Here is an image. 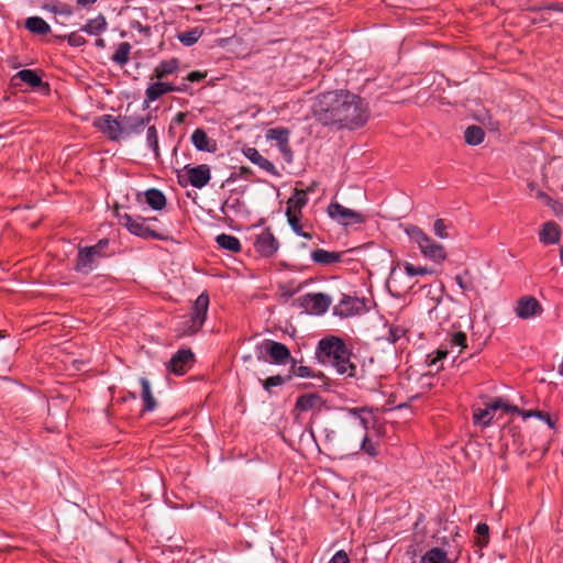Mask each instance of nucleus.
Segmentation results:
<instances>
[{
    "label": "nucleus",
    "mask_w": 563,
    "mask_h": 563,
    "mask_svg": "<svg viewBox=\"0 0 563 563\" xmlns=\"http://www.w3.org/2000/svg\"><path fill=\"white\" fill-rule=\"evenodd\" d=\"M201 328L202 324H196V320L189 317L188 319L178 322L176 331L179 336H188L197 333Z\"/></svg>",
    "instance_id": "7c9ffc66"
},
{
    "label": "nucleus",
    "mask_w": 563,
    "mask_h": 563,
    "mask_svg": "<svg viewBox=\"0 0 563 563\" xmlns=\"http://www.w3.org/2000/svg\"><path fill=\"white\" fill-rule=\"evenodd\" d=\"M406 333V330L401 327H391L389 329V340L396 342L401 339Z\"/></svg>",
    "instance_id": "5fc2aeb1"
},
{
    "label": "nucleus",
    "mask_w": 563,
    "mask_h": 563,
    "mask_svg": "<svg viewBox=\"0 0 563 563\" xmlns=\"http://www.w3.org/2000/svg\"><path fill=\"white\" fill-rule=\"evenodd\" d=\"M401 277V271H400V264L394 266L390 269V274L388 277L387 286L391 289L393 287H397V283L399 282V278Z\"/></svg>",
    "instance_id": "de8ad7c7"
},
{
    "label": "nucleus",
    "mask_w": 563,
    "mask_h": 563,
    "mask_svg": "<svg viewBox=\"0 0 563 563\" xmlns=\"http://www.w3.org/2000/svg\"><path fill=\"white\" fill-rule=\"evenodd\" d=\"M328 563H350L346 552L343 550L338 551Z\"/></svg>",
    "instance_id": "6e6d98bb"
},
{
    "label": "nucleus",
    "mask_w": 563,
    "mask_h": 563,
    "mask_svg": "<svg viewBox=\"0 0 563 563\" xmlns=\"http://www.w3.org/2000/svg\"><path fill=\"white\" fill-rule=\"evenodd\" d=\"M52 12L56 13V14H60V15H65V16H70L73 14V8L68 4H58V5H53L51 8Z\"/></svg>",
    "instance_id": "864d4df0"
},
{
    "label": "nucleus",
    "mask_w": 563,
    "mask_h": 563,
    "mask_svg": "<svg viewBox=\"0 0 563 563\" xmlns=\"http://www.w3.org/2000/svg\"><path fill=\"white\" fill-rule=\"evenodd\" d=\"M445 561L446 552L441 548H432L421 558V563H445Z\"/></svg>",
    "instance_id": "473e14b6"
},
{
    "label": "nucleus",
    "mask_w": 563,
    "mask_h": 563,
    "mask_svg": "<svg viewBox=\"0 0 563 563\" xmlns=\"http://www.w3.org/2000/svg\"><path fill=\"white\" fill-rule=\"evenodd\" d=\"M404 273L406 276L412 278L416 276H426L432 273L431 269L424 266H416L410 262H404L402 264Z\"/></svg>",
    "instance_id": "4c0bfd02"
},
{
    "label": "nucleus",
    "mask_w": 563,
    "mask_h": 563,
    "mask_svg": "<svg viewBox=\"0 0 563 563\" xmlns=\"http://www.w3.org/2000/svg\"><path fill=\"white\" fill-rule=\"evenodd\" d=\"M136 200L139 202H146L153 210H162L166 206L165 195L156 188L147 189L144 192H137Z\"/></svg>",
    "instance_id": "4468645a"
},
{
    "label": "nucleus",
    "mask_w": 563,
    "mask_h": 563,
    "mask_svg": "<svg viewBox=\"0 0 563 563\" xmlns=\"http://www.w3.org/2000/svg\"><path fill=\"white\" fill-rule=\"evenodd\" d=\"M360 450L364 451L369 456H376L378 454L376 444L368 438L367 433L363 434Z\"/></svg>",
    "instance_id": "c03bdc74"
},
{
    "label": "nucleus",
    "mask_w": 563,
    "mask_h": 563,
    "mask_svg": "<svg viewBox=\"0 0 563 563\" xmlns=\"http://www.w3.org/2000/svg\"><path fill=\"white\" fill-rule=\"evenodd\" d=\"M558 373L563 376V357H562V362L560 363L559 367H558Z\"/></svg>",
    "instance_id": "338daca9"
},
{
    "label": "nucleus",
    "mask_w": 563,
    "mask_h": 563,
    "mask_svg": "<svg viewBox=\"0 0 563 563\" xmlns=\"http://www.w3.org/2000/svg\"><path fill=\"white\" fill-rule=\"evenodd\" d=\"M287 217V222L295 234L298 236H302L305 239H311V234L303 232L302 225L300 223V213H291V212H285Z\"/></svg>",
    "instance_id": "f704fd0d"
},
{
    "label": "nucleus",
    "mask_w": 563,
    "mask_h": 563,
    "mask_svg": "<svg viewBox=\"0 0 563 563\" xmlns=\"http://www.w3.org/2000/svg\"><path fill=\"white\" fill-rule=\"evenodd\" d=\"M538 196L544 200H547V202L549 203L551 201V199L543 192H539Z\"/></svg>",
    "instance_id": "69168bd1"
},
{
    "label": "nucleus",
    "mask_w": 563,
    "mask_h": 563,
    "mask_svg": "<svg viewBox=\"0 0 563 563\" xmlns=\"http://www.w3.org/2000/svg\"><path fill=\"white\" fill-rule=\"evenodd\" d=\"M515 312L522 320L531 319L543 312L541 303L532 296H523L517 300Z\"/></svg>",
    "instance_id": "1a4fd4ad"
},
{
    "label": "nucleus",
    "mask_w": 563,
    "mask_h": 563,
    "mask_svg": "<svg viewBox=\"0 0 563 563\" xmlns=\"http://www.w3.org/2000/svg\"><path fill=\"white\" fill-rule=\"evenodd\" d=\"M97 0H77V3L81 7H88L96 2Z\"/></svg>",
    "instance_id": "680f3d73"
},
{
    "label": "nucleus",
    "mask_w": 563,
    "mask_h": 563,
    "mask_svg": "<svg viewBox=\"0 0 563 563\" xmlns=\"http://www.w3.org/2000/svg\"><path fill=\"white\" fill-rule=\"evenodd\" d=\"M560 261H561V264L563 265V244H562V247L560 250Z\"/></svg>",
    "instance_id": "774afa93"
},
{
    "label": "nucleus",
    "mask_w": 563,
    "mask_h": 563,
    "mask_svg": "<svg viewBox=\"0 0 563 563\" xmlns=\"http://www.w3.org/2000/svg\"><path fill=\"white\" fill-rule=\"evenodd\" d=\"M67 41L70 46L79 47L86 44V38L80 34V32H73L67 35Z\"/></svg>",
    "instance_id": "09e8293b"
},
{
    "label": "nucleus",
    "mask_w": 563,
    "mask_h": 563,
    "mask_svg": "<svg viewBox=\"0 0 563 563\" xmlns=\"http://www.w3.org/2000/svg\"><path fill=\"white\" fill-rule=\"evenodd\" d=\"M140 384L142 386L143 410L153 411L156 408V400L152 394L151 384L145 377L140 378Z\"/></svg>",
    "instance_id": "a878e982"
},
{
    "label": "nucleus",
    "mask_w": 563,
    "mask_h": 563,
    "mask_svg": "<svg viewBox=\"0 0 563 563\" xmlns=\"http://www.w3.org/2000/svg\"><path fill=\"white\" fill-rule=\"evenodd\" d=\"M194 358V354L190 350H179L173 355L169 362V368L177 375L185 373V366L189 364Z\"/></svg>",
    "instance_id": "6ab92c4d"
},
{
    "label": "nucleus",
    "mask_w": 563,
    "mask_h": 563,
    "mask_svg": "<svg viewBox=\"0 0 563 563\" xmlns=\"http://www.w3.org/2000/svg\"><path fill=\"white\" fill-rule=\"evenodd\" d=\"M523 419H527V418H530V417H536V420H539V419H542L543 421H545L549 427L553 428V422L551 421L550 417L544 415L543 412L541 411H533V410H530V411H523L521 410V413H520Z\"/></svg>",
    "instance_id": "49530a36"
},
{
    "label": "nucleus",
    "mask_w": 563,
    "mask_h": 563,
    "mask_svg": "<svg viewBox=\"0 0 563 563\" xmlns=\"http://www.w3.org/2000/svg\"><path fill=\"white\" fill-rule=\"evenodd\" d=\"M405 233L418 246L426 260L438 264L446 260L445 247L430 238L421 228L409 224L405 228Z\"/></svg>",
    "instance_id": "f03ea898"
},
{
    "label": "nucleus",
    "mask_w": 563,
    "mask_h": 563,
    "mask_svg": "<svg viewBox=\"0 0 563 563\" xmlns=\"http://www.w3.org/2000/svg\"><path fill=\"white\" fill-rule=\"evenodd\" d=\"M189 86L186 82H183L179 86H175L169 82H164L158 80L148 85L145 90L146 100L150 102H154L158 100L163 95L168 92H186L188 91Z\"/></svg>",
    "instance_id": "0eeeda50"
},
{
    "label": "nucleus",
    "mask_w": 563,
    "mask_h": 563,
    "mask_svg": "<svg viewBox=\"0 0 563 563\" xmlns=\"http://www.w3.org/2000/svg\"><path fill=\"white\" fill-rule=\"evenodd\" d=\"M209 296L207 292H201L197 299L195 300L192 307H191V312H190V318L196 320V324H202L206 322L207 320V314H208V308H209Z\"/></svg>",
    "instance_id": "2eb2a0df"
},
{
    "label": "nucleus",
    "mask_w": 563,
    "mask_h": 563,
    "mask_svg": "<svg viewBox=\"0 0 563 563\" xmlns=\"http://www.w3.org/2000/svg\"><path fill=\"white\" fill-rule=\"evenodd\" d=\"M25 27L35 34H47L51 31L48 23L40 16L27 18Z\"/></svg>",
    "instance_id": "cd10ccee"
},
{
    "label": "nucleus",
    "mask_w": 563,
    "mask_h": 563,
    "mask_svg": "<svg viewBox=\"0 0 563 563\" xmlns=\"http://www.w3.org/2000/svg\"><path fill=\"white\" fill-rule=\"evenodd\" d=\"M190 139L194 146L200 152L213 153L217 150L216 142L202 129H196Z\"/></svg>",
    "instance_id": "a211bd4d"
},
{
    "label": "nucleus",
    "mask_w": 563,
    "mask_h": 563,
    "mask_svg": "<svg viewBox=\"0 0 563 563\" xmlns=\"http://www.w3.org/2000/svg\"><path fill=\"white\" fill-rule=\"evenodd\" d=\"M265 390L269 391L272 387L280 386L284 384V378L279 375L271 376L265 380H262Z\"/></svg>",
    "instance_id": "3c124183"
},
{
    "label": "nucleus",
    "mask_w": 563,
    "mask_h": 563,
    "mask_svg": "<svg viewBox=\"0 0 563 563\" xmlns=\"http://www.w3.org/2000/svg\"><path fill=\"white\" fill-rule=\"evenodd\" d=\"M280 153L283 154V157L286 162L290 163L292 161V151L289 146V141H285L277 145Z\"/></svg>",
    "instance_id": "603ef678"
},
{
    "label": "nucleus",
    "mask_w": 563,
    "mask_h": 563,
    "mask_svg": "<svg viewBox=\"0 0 563 563\" xmlns=\"http://www.w3.org/2000/svg\"><path fill=\"white\" fill-rule=\"evenodd\" d=\"M184 172L187 176L189 184L198 189L205 187L211 179L210 167L206 164H201L194 167L187 165L185 166Z\"/></svg>",
    "instance_id": "9d476101"
},
{
    "label": "nucleus",
    "mask_w": 563,
    "mask_h": 563,
    "mask_svg": "<svg viewBox=\"0 0 563 563\" xmlns=\"http://www.w3.org/2000/svg\"><path fill=\"white\" fill-rule=\"evenodd\" d=\"M451 345L460 347L461 352L464 347H466V334L463 332H456L452 335Z\"/></svg>",
    "instance_id": "8fccbe9b"
},
{
    "label": "nucleus",
    "mask_w": 563,
    "mask_h": 563,
    "mask_svg": "<svg viewBox=\"0 0 563 563\" xmlns=\"http://www.w3.org/2000/svg\"><path fill=\"white\" fill-rule=\"evenodd\" d=\"M485 132L478 125H471L464 132L465 142L468 145H478L484 141Z\"/></svg>",
    "instance_id": "c756f323"
},
{
    "label": "nucleus",
    "mask_w": 563,
    "mask_h": 563,
    "mask_svg": "<svg viewBox=\"0 0 563 563\" xmlns=\"http://www.w3.org/2000/svg\"><path fill=\"white\" fill-rule=\"evenodd\" d=\"M539 238L543 244L559 243V241H560L559 225L553 221L545 222L543 224L542 230L540 231Z\"/></svg>",
    "instance_id": "4be33fe9"
},
{
    "label": "nucleus",
    "mask_w": 563,
    "mask_h": 563,
    "mask_svg": "<svg viewBox=\"0 0 563 563\" xmlns=\"http://www.w3.org/2000/svg\"><path fill=\"white\" fill-rule=\"evenodd\" d=\"M327 213L332 221L342 227L363 224L366 221L364 213L346 208L338 201H332L328 206Z\"/></svg>",
    "instance_id": "7ed1b4c3"
},
{
    "label": "nucleus",
    "mask_w": 563,
    "mask_h": 563,
    "mask_svg": "<svg viewBox=\"0 0 563 563\" xmlns=\"http://www.w3.org/2000/svg\"><path fill=\"white\" fill-rule=\"evenodd\" d=\"M151 118H142V117H134V115H124L122 117V129H123V136H130L131 134H139L141 133L146 124L150 122Z\"/></svg>",
    "instance_id": "f3484780"
},
{
    "label": "nucleus",
    "mask_w": 563,
    "mask_h": 563,
    "mask_svg": "<svg viewBox=\"0 0 563 563\" xmlns=\"http://www.w3.org/2000/svg\"><path fill=\"white\" fill-rule=\"evenodd\" d=\"M294 373L298 377L308 378L313 376L312 369L308 366L300 365L296 368H294Z\"/></svg>",
    "instance_id": "4d7b16f0"
},
{
    "label": "nucleus",
    "mask_w": 563,
    "mask_h": 563,
    "mask_svg": "<svg viewBox=\"0 0 563 563\" xmlns=\"http://www.w3.org/2000/svg\"><path fill=\"white\" fill-rule=\"evenodd\" d=\"M488 532H489V528L486 523L481 522L476 526V533L484 538L482 544L487 543Z\"/></svg>",
    "instance_id": "13d9d810"
},
{
    "label": "nucleus",
    "mask_w": 563,
    "mask_h": 563,
    "mask_svg": "<svg viewBox=\"0 0 563 563\" xmlns=\"http://www.w3.org/2000/svg\"><path fill=\"white\" fill-rule=\"evenodd\" d=\"M448 228L449 225L443 219H437L433 223V232L439 239L444 240L449 238Z\"/></svg>",
    "instance_id": "a18cd8bd"
},
{
    "label": "nucleus",
    "mask_w": 563,
    "mask_h": 563,
    "mask_svg": "<svg viewBox=\"0 0 563 563\" xmlns=\"http://www.w3.org/2000/svg\"><path fill=\"white\" fill-rule=\"evenodd\" d=\"M308 203V197L306 190L296 189L291 197L286 202V212L300 213L302 208Z\"/></svg>",
    "instance_id": "412c9836"
},
{
    "label": "nucleus",
    "mask_w": 563,
    "mask_h": 563,
    "mask_svg": "<svg viewBox=\"0 0 563 563\" xmlns=\"http://www.w3.org/2000/svg\"><path fill=\"white\" fill-rule=\"evenodd\" d=\"M98 126L109 134L111 140H117L123 136L122 118L120 120L114 119L110 114L102 115L98 122Z\"/></svg>",
    "instance_id": "dca6fc26"
},
{
    "label": "nucleus",
    "mask_w": 563,
    "mask_h": 563,
    "mask_svg": "<svg viewBox=\"0 0 563 563\" xmlns=\"http://www.w3.org/2000/svg\"><path fill=\"white\" fill-rule=\"evenodd\" d=\"M493 418L494 412L488 405L484 409H476L473 413L474 423L483 427H488L492 423Z\"/></svg>",
    "instance_id": "c9c22d12"
},
{
    "label": "nucleus",
    "mask_w": 563,
    "mask_h": 563,
    "mask_svg": "<svg viewBox=\"0 0 563 563\" xmlns=\"http://www.w3.org/2000/svg\"><path fill=\"white\" fill-rule=\"evenodd\" d=\"M488 406L494 413L499 409L505 410L506 412L521 413V410L518 407L505 402L501 398L494 399L488 404Z\"/></svg>",
    "instance_id": "79ce46f5"
},
{
    "label": "nucleus",
    "mask_w": 563,
    "mask_h": 563,
    "mask_svg": "<svg viewBox=\"0 0 563 563\" xmlns=\"http://www.w3.org/2000/svg\"><path fill=\"white\" fill-rule=\"evenodd\" d=\"M146 143H147V146L154 153L155 158H157L159 156L158 134H157V130L154 125H151L147 128Z\"/></svg>",
    "instance_id": "ea45409f"
},
{
    "label": "nucleus",
    "mask_w": 563,
    "mask_h": 563,
    "mask_svg": "<svg viewBox=\"0 0 563 563\" xmlns=\"http://www.w3.org/2000/svg\"><path fill=\"white\" fill-rule=\"evenodd\" d=\"M218 245L230 252H239L241 249L240 240L231 234L221 233L216 238Z\"/></svg>",
    "instance_id": "c85d7f7f"
},
{
    "label": "nucleus",
    "mask_w": 563,
    "mask_h": 563,
    "mask_svg": "<svg viewBox=\"0 0 563 563\" xmlns=\"http://www.w3.org/2000/svg\"><path fill=\"white\" fill-rule=\"evenodd\" d=\"M179 68V62L177 58H170L167 60H162L155 68H154V77L158 80H162L166 78L169 75L175 74Z\"/></svg>",
    "instance_id": "b1692460"
},
{
    "label": "nucleus",
    "mask_w": 563,
    "mask_h": 563,
    "mask_svg": "<svg viewBox=\"0 0 563 563\" xmlns=\"http://www.w3.org/2000/svg\"><path fill=\"white\" fill-rule=\"evenodd\" d=\"M131 45L128 42H122L118 45L114 54L112 55V62L120 66L128 64L131 53Z\"/></svg>",
    "instance_id": "2f4dec72"
},
{
    "label": "nucleus",
    "mask_w": 563,
    "mask_h": 563,
    "mask_svg": "<svg viewBox=\"0 0 563 563\" xmlns=\"http://www.w3.org/2000/svg\"><path fill=\"white\" fill-rule=\"evenodd\" d=\"M331 305V298L324 294H307L301 298V307L311 314L324 313Z\"/></svg>",
    "instance_id": "6e6552de"
},
{
    "label": "nucleus",
    "mask_w": 563,
    "mask_h": 563,
    "mask_svg": "<svg viewBox=\"0 0 563 563\" xmlns=\"http://www.w3.org/2000/svg\"><path fill=\"white\" fill-rule=\"evenodd\" d=\"M312 112L323 125L339 129H357L369 118L367 102L349 90H332L317 96Z\"/></svg>",
    "instance_id": "f257e3e1"
},
{
    "label": "nucleus",
    "mask_w": 563,
    "mask_h": 563,
    "mask_svg": "<svg viewBox=\"0 0 563 563\" xmlns=\"http://www.w3.org/2000/svg\"><path fill=\"white\" fill-rule=\"evenodd\" d=\"M317 402V397L313 395L300 396L296 401V408L300 411H308L313 408Z\"/></svg>",
    "instance_id": "37998d69"
},
{
    "label": "nucleus",
    "mask_w": 563,
    "mask_h": 563,
    "mask_svg": "<svg viewBox=\"0 0 563 563\" xmlns=\"http://www.w3.org/2000/svg\"><path fill=\"white\" fill-rule=\"evenodd\" d=\"M108 245V240H101L99 241V243L96 245L98 246V254L100 255V251L101 249L106 247Z\"/></svg>",
    "instance_id": "e2e57ef3"
},
{
    "label": "nucleus",
    "mask_w": 563,
    "mask_h": 563,
    "mask_svg": "<svg viewBox=\"0 0 563 563\" xmlns=\"http://www.w3.org/2000/svg\"><path fill=\"white\" fill-rule=\"evenodd\" d=\"M98 246H90L79 250L77 256L76 269L80 273L88 274L97 266Z\"/></svg>",
    "instance_id": "9b49d317"
},
{
    "label": "nucleus",
    "mask_w": 563,
    "mask_h": 563,
    "mask_svg": "<svg viewBox=\"0 0 563 563\" xmlns=\"http://www.w3.org/2000/svg\"><path fill=\"white\" fill-rule=\"evenodd\" d=\"M205 77H206L205 73L195 70L187 75L186 80H188L190 82H197V81H201L202 79H205Z\"/></svg>",
    "instance_id": "bf43d9fd"
},
{
    "label": "nucleus",
    "mask_w": 563,
    "mask_h": 563,
    "mask_svg": "<svg viewBox=\"0 0 563 563\" xmlns=\"http://www.w3.org/2000/svg\"><path fill=\"white\" fill-rule=\"evenodd\" d=\"M455 282L464 294L474 290L473 277L471 276L468 271H465L463 274L456 275Z\"/></svg>",
    "instance_id": "a19ab883"
},
{
    "label": "nucleus",
    "mask_w": 563,
    "mask_h": 563,
    "mask_svg": "<svg viewBox=\"0 0 563 563\" xmlns=\"http://www.w3.org/2000/svg\"><path fill=\"white\" fill-rule=\"evenodd\" d=\"M108 23L103 15H98L95 19H90L87 23L80 29L81 32H85L89 35H99L107 30Z\"/></svg>",
    "instance_id": "393cba45"
},
{
    "label": "nucleus",
    "mask_w": 563,
    "mask_h": 563,
    "mask_svg": "<svg viewBox=\"0 0 563 563\" xmlns=\"http://www.w3.org/2000/svg\"><path fill=\"white\" fill-rule=\"evenodd\" d=\"M543 10L545 11H551V10H554V11H563V3H552L548 7H544Z\"/></svg>",
    "instance_id": "052dcab7"
},
{
    "label": "nucleus",
    "mask_w": 563,
    "mask_h": 563,
    "mask_svg": "<svg viewBox=\"0 0 563 563\" xmlns=\"http://www.w3.org/2000/svg\"><path fill=\"white\" fill-rule=\"evenodd\" d=\"M245 156L254 164L260 166L262 169L275 174L276 168L275 165L265 158L256 148L249 147L244 151Z\"/></svg>",
    "instance_id": "5701e85b"
},
{
    "label": "nucleus",
    "mask_w": 563,
    "mask_h": 563,
    "mask_svg": "<svg viewBox=\"0 0 563 563\" xmlns=\"http://www.w3.org/2000/svg\"><path fill=\"white\" fill-rule=\"evenodd\" d=\"M254 246L256 251L266 257L274 255L278 250V242L269 229L256 236Z\"/></svg>",
    "instance_id": "f8f14e48"
},
{
    "label": "nucleus",
    "mask_w": 563,
    "mask_h": 563,
    "mask_svg": "<svg viewBox=\"0 0 563 563\" xmlns=\"http://www.w3.org/2000/svg\"><path fill=\"white\" fill-rule=\"evenodd\" d=\"M311 258L316 263L330 265L340 261V254L335 252H329L323 249H317L311 253Z\"/></svg>",
    "instance_id": "bb28decb"
},
{
    "label": "nucleus",
    "mask_w": 563,
    "mask_h": 563,
    "mask_svg": "<svg viewBox=\"0 0 563 563\" xmlns=\"http://www.w3.org/2000/svg\"><path fill=\"white\" fill-rule=\"evenodd\" d=\"M332 367L339 375L352 378L358 377V367L354 362L351 361V352L347 347L345 349V353L342 354L338 361H335Z\"/></svg>",
    "instance_id": "ddd939ff"
},
{
    "label": "nucleus",
    "mask_w": 563,
    "mask_h": 563,
    "mask_svg": "<svg viewBox=\"0 0 563 563\" xmlns=\"http://www.w3.org/2000/svg\"><path fill=\"white\" fill-rule=\"evenodd\" d=\"M266 139L275 141L277 145L285 141H289V131L286 128H273L267 130Z\"/></svg>",
    "instance_id": "58836bf2"
},
{
    "label": "nucleus",
    "mask_w": 563,
    "mask_h": 563,
    "mask_svg": "<svg viewBox=\"0 0 563 563\" xmlns=\"http://www.w3.org/2000/svg\"><path fill=\"white\" fill-rule=\"evenodd\" d=\"M257 352L258 358H261L263 352H265L271 356V362L278 365H285L290 358L289 349L285 344L272 340H265L261 345H258Z\"/></svg>",
    "instance_id": "423d86ee"
},
{
    "label": "nucleus",
    "mask_w": 563,
    "mask_h": 563,
    "mask_svg": "<svg viewBox=\"0 0 563 563\" xmlns=\"http://www.w3.org/2000/svg\"><path fill=\"white\" fill-rule=\"evenodd\" d=\"M95 44L97 47H100V48H103L106 46V42L103 38H97Z\"/></svg>",
    "instance_id": "0e129e2a"
},
{
    "label": "nucleus",
    "mask_w": 563,
    "mask_h": 563,
    "mask_svg": "<svg viewBox=\"0 0 563 563\" xmlns=\"http://www.w3.org/2000/svg\"><path fill=\"white\" fill-rule=\"evenodd\" d=\"M15 77L27 84L30 87H38L42 84L41 77L32 69H22L15 75Z\"/></svg>",
    "instance_id": "e433bc0d"
},
{
    "label": "nucleus",
    "mask_w": 563,
    "mask_h": 563,
    "mask_svg": "<svg viewBox=\"0 0 563 563\" xmlns=\"http://www.w3.org/2000/svg\"><path fill=\"white\" fill-rule=\"evenodd\" d=\"M347 415L353 420L355 428H360L364 433H367L372 418V412L367 408H351L347 410Z\"/></svg>",
    "instance_id": "aec40b11"
},
{
    "label": "nucleus",
    "mask_w": 563,
    "mask_h": 563,
    "mask_svg": "<svg viewBox=\"0 0 563 563\" xmlns=\"http://www.w3.org/2000/svg\"><path fill=\"white\" fill-rule=\"evenodd\" d=\"M119 220L120 223L124 225L126 230L133 235L140 236L142 239H163V236L159 233H157L147 224L148 221H156V218H134L128 213H124L120 216Z\"/></svg>",
    "instance_id": "39448f33"
},
{
    "label": "nucleus",
    "mask_w": 563,
    "mask_h": 563,
    "mask_svg": "<svg viewBox=\"0 0 563 563\" xmlns=\"http://www.w3.org/2000/svg\"><path fill=\"white\" fill-rule=\"evenodd\" d=\"M345 349L346 345L341 339L336 336L324 338L318 343L317 356L321 363L333 366L335 361L345 353Z\"/></svg>",
    "instance_id": "20e7f679"
},
{
    "label": "nucleus",
    "mask_w": 563,
    "mask_h": 563,
    "mask_svg": "<svg viewBox=\"0 0 563 563\" xmlns=\"http://www.w3.org/2000/svg\"><path fill=\"white\" fill-rule=\"evenodd\" d=\"M202 34H203L202 30H200L198 27H194L191 30L179 33L177 35V38L179 40V42L183 45L191 46L199 41V38L201 37Z\"/></svg>",
    "instance_id": "72a5a7b5"
}]
</instances>
